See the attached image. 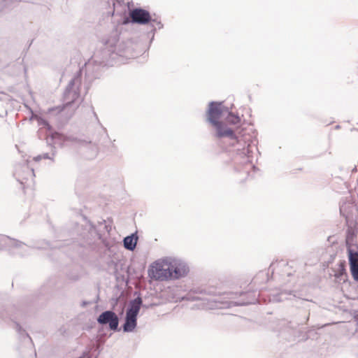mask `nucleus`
Wrapping results in <instances>:
<instances>
[{"label":"nucleus","mask_w":358,"mask_h":358,"mask_svg":"<svg viewBox=\"0 0 358 358\" xmlns=\"http://www.w3.org/2000/svg\"><path fill=\"white\" fill-rule=\"evenodd\" d=\"M148 275L155 280H167L170 279L169 259H159L153 262L149 269Z\"/></svg>","instance_id":"f03ea898"},{"label":"nucleus","mask_w":358,"mask_h":358,"mask_svg":"<svg viewBox=\"0 0 358 358\" xmlns=\"http://www.w3.org/2000/svg\"><path fill=\"white\" fill-rule=\"evenodd\" d=\"M343 275H346L345 268V263L344 262H341V264H339V268H338V271L334 274V276L336 278H339Z\"/></svg>","instance_id":"9b49d317"},{"label":"nucleus","mask_w":358,"mask_h":358,"mask_svg":"<svg viewBox=\"0 0 358 358\" xmlns=\"http://www.w3.org/2000/svg\"><path fill=\"white\" fill-rule=\"evenodd\" d=\"M241 122V118L231 113H229L227 116L225 117V121L223 123L225 124L227 127H230V126H236ZM234 131V128L232 127Z\"/></svg>","instance_id":"1a4fd4ad"},{"label":"nucleus","mask_w":358,"mask_h":358,"mask_svg":"<svg viewBox=\"0 0 358 358\" xmlns=\"http://www.w3.org/2000/svg\"><path fill=\"white\" fill-rule=\"evenodd\" d=\"M41 156H38V157L34 158V159L38 161V160L41 159Z\"/></svg>","instance_id":"f8f14e48"},{"label":"nucleus","mask_w":358,"mask_h":358,"mask_svg":"<svg viewBox=\"0 0 358 358\" xmlns=\"http://www.w3.org/2000/svg\"><path fill=\"white\" fill-rule=\"evenodd\" d=\"M137 238H135L134 236H127L124 239V245L125 248L133 250L136 245Z\"/></svg>","instance_id":"9d476101"},{"label":"nucleus","mask_w":358,"mask_h":358,"mask_svg":"<svg viewBox=\"0 0 358 358\" xmlns=\"http://www.w3.org/2000/svg\"><path fill=\"white\" fill-rule=\"evenodd\" d=\"M169 271L171 273L170 279H178L180 277L184 276L188 272V268L185 264L178 262L176 260L169 259Z\"/></svg>","instance_id":"423d86ee"},{"label":"nucleus","mask_w":358,"mask_h":358,"mask_svg":"<svg viewBox=\"0 0 358 358\" xmlns=\"http://www.w3.org/2000/svg\"><path fill=\"white\" fill-rule=\"evenodd\" d=\"M98 322L100 324H108L111 329H116L118 326V318L112 311L103 312L99 315Z\"/></svg>","instance_id":"0eeeda50"},{"label":"nucleus","mask_w":358,"mask_h":358,"mask_svg":"<svg viewBox=\"0 0 358 358\" xmlns=\"http://www.w3.org/2000/svg\"><path fill=\"white\" fill-rule=\"evenodd\" d=\"M141 299H136L130 303V308L127 312L126 322L124 324L125 331H131L136 326V317L141 308Z\"/></svg>","instance_id":"7ed1b4c3"},{"label":"nucleus","mask_w":358,"mask_h":358,"mask_svg":"<svg viewBox=\"0 0 358 358\" xmlns=\"http://www.w3.org/2000/svg\"><path fill=\"white\" fill-rule=\"evenodd\" d=\"M225 112H227V110L221 103H211L208 111V120L215 129L216 137H227L238 142L234 129L231 127H227L223 122L219 121L220 119L224 116Z\"/></svg>","instance_id":"f257e3e1"},{"label":"nucleus","mask_w":358,"mask_h":358,"mask_svg":"<svg viewBox=\"0 0 358 358\" xmlns=\"http://www.w3.org/2000/svg\"><path fill=\"white\" fill-rule=\"evenodd\" d=\"M129 16L134 23L145 24L149 23L151 20L150 13L142 8H135L129 13Z\"/></svg>","instance_id":"39448f33"},{"label":"nucleus","mask_w":358,"mask_h":358,"mask_svg":"<svg viewBox=\"0 0 358 358\" xmlns=\"http://www.w3.org/2000/svg\"><path fill=\"white\" fill-rule=\"evenodd\" d=\"M17 180L23 185L24 189L34 186L35 174L33 169L29 167H23L16 172Z\"/></svg>","instance_id":"20e7f679"},{"label":"nucleus","mask_w":358,"mask_h":358,"mask_svg":"<svg viewBox=\"0 0 358 358\" xmlns=\"http://www.w3.org/2000/svg\"><path fill=\"white\" fill-rule=\"evenodd\" d=\"M348 259L352 276L355 280L358 281V252L349 250Z\"/></svg>","instance_id":"6e6552de"}]
</instances>
